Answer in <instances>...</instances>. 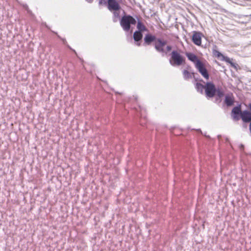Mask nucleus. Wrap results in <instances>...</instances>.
<instances>
[{
	"instance_id": "1",
	"label": "nucleus",
	"mask_w": 251,
	"mask_h": 251,
	"mask_svg": "<svg viewBox=\"0 0 251 251\" xmlns=\"http://www.w3.org/2000/svg\"><path fill=\"white\" fill-rule=\"evenodd\" d=\"M186 55L188 60L192 62L195 68L201 74V75L206 80L209 78V75L205 66L204 64L195 54L191 52H187Z\"/></svg>"
},
{
	"instance_id": "2",
	"label": "nucleus",
	"mask_w": 251,
	"mask_h": 251,
	"mask_svg": "<svg viewBox=\"0 0 251 251\" xmlns=\"http://www.w3.org/2000/svg\"><path fill=\"white\" fill-rule=\"evenodd\" d=\"M166 41L162 40L160 38L157 39L154 43L155 50L161 53L163 56H170V63L173 65V50L171 46H167Z\"/></svg>"
},
{
	"instance_id": "3",
	"label": "nucleus",
	"mask_w": 251,
	"mask_h": 251,
	"mask_svg": "<svg viewBox=\"0 0 251 251\" xmlns=\"http://www.w3.org/2000/svg\"><path fill=\"white\" fill-rule=\"evenodd\" d=\"M136 23V19L130 15H125L120 20V25L125 31H128L131 25H135Z\"/></svg>"
},
{
	"instance_id": "4",
	"label": "nucleus",
	"mask_w": 251,
	"mask_h": 251,
	"mask_svg": "<svg viewBox=\"0 0 251 251\" xmlns=\"http://www.w3.org/2000/svg\"><path fill=\"white\" fill-rule=\"evenodd\" d=\"M204 92L206 97L213 98L216 95V88L213 82H207L204 85Z\"/></svg>"
},
{
	"instance_id": "5",
	"label": "nucleus",
	"mask_w": 251,
	"mask_h": 251,
	"mask_svg": "<svg viewBox=\"0 0 251 251\" xmlns=\"http://www.w3.org/2000/svg\"><path fill=\"white\" fill-rule=\"evenodd\" d=\"M250 111L244 110L241 113V118L243 122L247 123L251 122V103H250L248 106Z\"/></svg>"
},
{
	"instance_id": "6",
	"label": "nucleus",
	"mask_w": 251,
	"mask_h": 251,
	"mask_svg": "<svg viewBox=\"0 0 251 251\" xmlns=\"http://www.w3.org/2000/svg\"><path fill=\"white\" fill-rule=\"evenodd\" d=\"M202 36V34L201 32L194 31L192 36V41L193 43L196 45L201 46V38Z\"/></svg>"
},
{
	"instance_id": "7",
	"label": "nucleus",
	"mask_w": 251,
	"mask_h": 251,
	"mask_svg": "<svg viewBox=\"0 0 251 251\" xmlns=\"http://www.w3.org/2000/svg\"><path fill=\"white\" fill-rule=\"evenodd\" d=\"M107 6L110 11H119L121 8L120 4L116 0H107Z\"/></svg>"
},
{
	"instance_id": "8",
	"label": "nucleus",
	"mask_w": 251,
	"mask_h": 251,
	"mask_svg": "<svg viewBox=\"0 0 251 251\" xmlns=\"http://www.w3.org/2000/svg\"><path fill=\"white\" fill-rule=\"evenodd\" d=\"M212 53L215 57L220 59L221 60L226 61V62L230 64L232 66H233V63L229 57L225 56L223 54L216 49H213L212 50Z\"/></svg>"
},
{
	"instance_id": "9",
	"label": "nucleus",
	"mask_w": 251,
	"mask_h": 251,
	"mask_svg": "<svg viewBox=\"0 0 251 251\" xmlns=\"http://www.w3.org/2000/svg\"><path fill=\"white\" fill-rule=\"evenodd\" d=\"M185 63V58L178 53L174 51V65H181Z\"/></svg>"
},
{
	"instance_id": "10",
	"label": "nucleus",
	"mask_w": 251,
	"mask_h": 251,
	"mask_svg": "<svg viewBox=\"0 0 251 251\" xmlns=\"http://www.w3.org/2000/svg\"><path fill=\"white\" fill-rule=\"evenodd\" d=\"M157 40L156 37L154 35H152L151 34H147L144 38V45H150L152 42H155Z\"/></svg>"
},
{
	"instance_id": "11",
	"label": "nucleus",
	"mask_w": 251,
	"mask_h": 251,
	"mask_svg": "<svg viewBox=\"0 0 251 251\" xmlns=\"http://www.w3.org/2000/svg\"><path fill=\"white\" fill-rule=\"evenodd\" d=\"M143 35L142 32L136 30L134 32L133 37L137 46H140L141 45V42L143 38Z\"/></svg>"
},
{
	"instance_id": "12",
	"label": "nucleus",
	"mask_w": 251,
	"mask_h": 251,
	"mask_svg": "<svg viewBox=\"0 0 251 251\" xmlns=\"http://www.w3.org/2000/svg\"><path fill=\"white\" fill-rule=\"evenodd\" d=\"M234 102V98L233 94H228L226 96L225 102L227 106H231Z\"/></svg>"
},
{
	"instance_id": "13",
	"label": "nucleus",
	"mask_w": 251,
	"mask_h": 251,
	"mask_svg": "<svg viewBox=\"0 0 251 251\" xmlns=\"http://www.w3.org/2000/svg\"><path fill=\"white\" fill-rule=\"evenodd\" d=\"M137 28L138 31L143 32L145 31H148L147 27L145 26L144 24L139 19H138L137 25Z\"/></svg>"
},
{
	"instance_id": "14",
	"label": "nucleus",
	"mask_w": 251,
	"mask_h": 251,
	"mask_svg": "<svg viewBox=\"0 0 251 251\" xmlns=\"http://www.w3.org/2000/svg\"><path fill=\"white\" fill-rule=\"evenodd\" d=\"M242 112L241 111V105H239L238 106L234 107L231 111V114H240L241 115V113Z\"/></svg>"
},
{
	"instance_id": "15",
	"label": "nucleus",
	"mask_w": 251,
	"mask_h": 251,
	"mask_svg": "<svg viewBox=\"0 0 251 251\" xmlns=\"http://www.w3.org/2000/svg\"><path fill=\"white\" fill-rule=\"evenodd\" d=\"M204 85L201 84V83L197 82L196 84V89L198 92H200L201 93H203V89L204 90Z\"/></svg>"
},
{
	"instance_id": "16",
	"label": "nucleus",
	"mask_w": 251,
	"mask_h": 251,
	"mask_svg": "<svg viewBox=\"0 0 251 251\" xmlns=\"http://www.w3.org/2000/svg\"><path fill=\"white\" fill-rule=\"evenodd\" d=\"M183 77L185 79H189L191 78V74L187 70H184L182 72Z\"/></svg>"
},
{
	"instance_id": "17",
	"label": "nucleus",
	"mask_w": 251,
	"mask_h": 251,
	"mask_svg": "<svg viewBox=\"0 0 251 251\" xmlns=\"http://www.w3.org/2000/svg\"><path fill=\"white\" fill-rule=\"evenodd\" d=\"M120 18V12L118 11H114L113 12V19L114 22H117V19Z\"/></svg>"
},
{
	"instance_id": "18",
	"label": "nucleus",
	"mask_w": 251,
	"mask_h": 251,
	"mask_svg": "<svg viewBox=\"0 0 251 251\" xmlns=\"http://www.w3.org/2000/svg\"><path fill=\"white\" fill-rule=\"evenodd\" d=\"M216 94L219 98H221L224 96V92L220 89L216 90Z\"/></svg>"
},
{
	"instance_id": "19",
	"label": "nucleus",
	"mask_w": 251,
	"mask_h": 251,
	"mask_svg": "<svg viewBox=\"0 0 251 251\" xmlns=\"http://www.w3.org/2000/svg\"><path fill=\"white\" fill-rule=\"evenodd\" d=\"M53 33H54L55 34L57 35V37L60 38L63 42V43L65 45H66L67 44V41L66 40V39L65 38H61L59 35L57 34V32H55L54 31H53Z\"/></svg>"
},
{
	"instance_id": "20",
	"label": "nucleus",
	"mask_w": 251,
	"mask_h": 251,
	"mask_svg": "<svg viewBox=\"0 0 251 251\" xmlns=\"http://www.w3.org/2000/svg\"><path fill=\"white\" fill-rule=\"evenodd\" d=\"M232 118L235 121H238L240 119L237 114H231Z\"/></svg>"
},
{
	"instance_id": "21",
	"label": "nucleus",
	"mask_w": 251,
	"mask_h": 251,
	"mask_svg": "<svg viewBox=\"0 0 251 251\" xmlns=\"http://www.w3.org/2000/svg\"><path fill=\"white\" fill-rule=\"evenodd\" d=\"M107 0H99V5L103 4L107 5Z\"/></svg>"
},
{
	"instance_id": "22",
	"label": "nucleus",
	"mask_w": 251,
	"mask_h": 251,
	"mask_svg": "<svg viewBox=\"0 0 251 251\" xmlns=\"http://www.w3.org/2000/svg\"><path fill=\"white\" fill-rule=\"evenodd\" d=\"M67 47H68L70 49H71V50H73V51H74L75 54L76 53V52H75V51L74 50H73V49L71 48V47H70L69 45H67Z\"/></svg>"
},
{
	"instance_id": "23",
	"label": "nucleus",
	"mask_w": 251,
	"mask_h": 251,
	"mask_svg": "<svg viewBox=\"0 0 251 251\" xmlns=\"http://www.w3.org/2000/svg\"><path fill=\"white\" fill-rule=\"evenodd\" d=\"M89 3H92L93 0H86Z\"/></svg>"
},
{
	"instance_id": "24",
	"label": "nucleus",
	"mask_w": 251,
	"mask_h": 251,
	"mask_svg": "<svg viewBox=\"0 0 251 251\" xmlns=\"http://www.w3.org/2000/svg\"><path fill=\"white\" fill-rule=\"evenodd\" d=\"M174 36H175V37H176L177 39L178 38V34H175V35L174 34Z\"/></svg>"
},
{
	"instance_id": "25",
	"label": "nucleus",
	"mask_w": 251,
	"mask_h": 251,
	"mask_svg": "<svg viewBox=\"0 0 251 251\" xmlns=\"http://www.w3.org/2000/svg\"><path fill=\"white\" fill-rule=\"evenodd\" d=\"M25 7H26V8H27V5H25Z\"/></svg>"
}]
</instances>
